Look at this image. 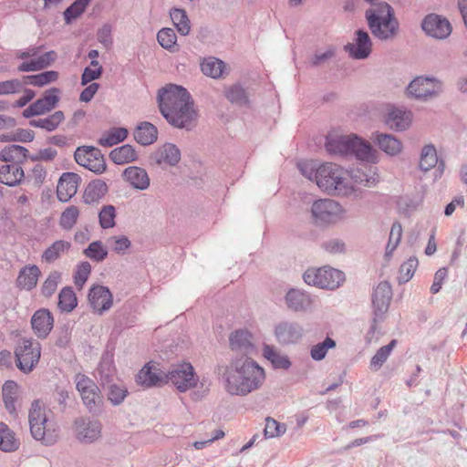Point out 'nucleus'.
<instances>
[{
  "instance_id": "nucleus-10",
  "label": "nucleus",
  "mask_w": 467,
  "mask_h": 467,
  "mask_svg": "<svg viewBox=\"0 0 467 467\" xmlns=\"http://www.w3.org/2000/svg\"><path fill=\"white\" fill-rule=\"evenodd\" d=\"M16 366L22 372L28 374L37 365L41 356V347L37 341L23 338L15 350Z\"/></svg>"
},
{
  "instance_id": "nucleus-5",
  "label": "nucleus",
  "mask_w": 467,
  "mask_h": 467,
  "mask_svg": "<svg viewBox=\"0 0 467 467\" xmlns=\"http://www.w3.org/2000/svg\"><path fill=\"white\" fill-rule=\"evenodd\" d=\"M317 185L331 195L350 196L355 188L349 180V175L340 166L327 162L317 168Z\"/></svg>"
},
{
  "instance_id": "nucleus-9",
  "label": "nucleus",
  "mask_w": 467,
  "mask_h": 467,
  "mask_svg": "<svg viewBox=\"0 0 467 467\" xmlns=\"http://www.w3.org/2000/svg\"><path fill=\"white\" fill-rule=\"evenodd\" d=\"M306 284L322 289L334 290L344 282L345 275L342 271L330 266L320 268H308L303 275Z\"/></svg>"
},
{
  "instance_id": "nucleus-21",
  "label": "nucleus",
  "mask_w": 467,
  "mask_h": 467,
  "mask_svg": "<svg viewBox=\"0 0 467 467\" xmlns=\"http://www.w3.org/2000/svg\"><path fill=\"white\" fill-rule=\"evenodd\" d=\"M345 50L354 59H365L372 51V41L367 31L358 29L356 31L355 43H348Z\"/></svg>"
},
{
  "instance_id": "nucleus-64",
  "label": "nucleus",
  "mask_w": 467,
  "mask_h": 467,
  "mask_svg": "<svg viewBox=\"0 0 467 467\" xmlns=\"http://www.w3.org/2000/svg\"><path fill=\"white\" fill-rule=\"evenodd\" d=\"M34 138H35V133L33 130L19 129L12 136L2 135L1 140H5V141L17 140V141H21V142H30L34 140Z\"/></svg>"
},
{
  "instance_id": "nucleus-58",
  "label": "nucleus",
  "mask_w": 467,
  "mask_h": 467,
  "mask_svg": "<svg viewBox=\"0 0 467 467\" xmlns=\"http://www.w3.org/2000/svg\"><path fill=\"white\" fill-rule=\"evenodd\" d=\"M60 279L61 274L59 272H51L42 285V295L50 297L56 292Z\"/></svg>"
},
{
  "instance_id": "nucleus-33",
  "label": "nucleus",
  "mask_w": 467,
  "mask_h": 467,
  "mask_svg": "<svg viewBox=\"0 0 467 467\" xmlns=\"http://www.w3.org/2000/svg\"><path fill=\"white\" fill-rule=\"evenodd\" d=\"M109 187L107 183L96 179L91 181L86 187L83 194V201L87 204L98 203L108 192Z\"/></svg>"
},
{
  "instance_id": "nucleus-47",
  "label": "nucleus",
  "mask_w": 467,
  "mask_h": 467,
  "mask_svg": "<svg viewBox=\"0 0 467 467\" xmlns=\"http://www.w3.org/2000/svg\"><path fill=\"white\" fill-rule=\"evenodd\" d=\"M127 136L128 130L125 128H113L99 140V143L104 147H112L123 141Z\"/></svg>"
},
{
  "instance_id": "nucleus-49",
  "label": "nucleus",
  "mask_w": 467,
  "mask_h": 467,
  "mask_svg": "<svg viewBox=\"0 0 467 467\" xmlns=\"http://www.w3.org/2000/svg\"><path fill=\"white\" fill-rule=\"evenodd\" d=\"M116 208L112 204L103 205L99 213V223L102 229L113 228L116 224Z\"/></svg>"
},
{
  "instance_id": "nucleus-28",
  "label": "nucleus",
  "mask_w": 467,
  "mask_h": 467,
  "mask_svg": "<svg viewBox=\"0 0 467 467\" xmlns=\"http://www.w3.org/2000/svg\"><path fill=\"white\" fill-rule=\"evenodd\" d=\"M151 160L158 165L175 166L181 160V150L172 143H165L151 155Z\"/></svg>"
},
{
  "instance_id": "nucleus-46",
  "label": "nucleus",
  "mask_w": 467,
  "mask_h": 467,
  "mask_svg": "<svg viewBox=\"0 0 467 467\" xmlns=\"http://www.w3.org/2000/svg\"><path fill=\"white\" fill-rule=\"evenodd\" d=\"M78 305L76 295L70 286L62 288L58 295V307L63 312H71Z\"/></svg>"
},
{
  "instance_id": "nucleus-40",
  "label": "nucleus",
  "mask_w": 467,
  "mask_h": 467,
  "mask_svg": "<svg viewBox=\"0 0 467 467\" xmlns=\"http://www.w3.org/2000/svg\"><path fill=\"white\" fill-rule=\"evenodd\" d=\"M109 158L114 163L122 165L136 161L138 155L131 145L125 144L112 150Z\"/></svg>"
},
{
  "instance_id": "nucleus-16",
  "label": "nucleus",
  "mask_w": 467,
  "mask_h": 467,
  "mask_svg": "<svg viewBox=\"0 0 467 467\" xmlns=\"http://www.w3.org/2000/svg\"><path fill=\"white\" fill-rule=\"evenodd\" d=\"M422 31L430 37L446 39L452 31L450 21L438 14H429L421 21Z\"/></svg>"
},
{
  "instance_id": "nucleus-62",
  "label": "nucleus",
  "mask_w": 467,
  "mask_h": 467,
  "mask_svg": "<svg viewBox=\"0 0 467 467\" xmlns=\"http://www.w3.org/2000/svg\"><path fill=\"white\" fill-rule=\"evenodd\" d=\"M321 247L330 254H344L346 252V244L339 238L328 239L322 243Z\"/></svg>"
},
{
  "instance_id": "nucleus-26",
  "label": "nucleus",
  "mask_w": 467,
  "mask_h": 467,
  "mask_svg": "<svg viewBox=\"0 0 467 467\" xmlns=\"http://www.w3.org/2000/svg\"><path fill=\"white\" fill-rule=\"evenodd\" d=\"M412 119V113L410 110H406L400 108H392L385 118L386 124L394 130L402 131L407 130Z\"/></svg>"
},
{
  "instance_id": "nucleus-27",
  "label": "nucleus",
  "mask_w": 467,
  "mask_h": 467,
  "mask_svg": "<svg viewBox=\"0 0 467 467\" xmlns=\"http://www.w3.org/2000/svg\"><path fill=\"white\" fill-rule=\"evenodd\" d=\"M373 140L383 152L391 157L399 155L403 150L402 142L392 134L375 132Z\"/></svg>"
},
{
  "instance_id": "nucleus-52",
  "label": "nucleus",
  "mask_w": 467,
  "mask_h": 467,
  "mask_svg": "<svg viewBox=\"0 0 467 467\" xmlns=\"http://www.w3.org/2000/svg\"><path fill=\"white\" fill-rule=\"evenodd\" d=\"M84 254L96 262H102L108 255V251L102 242L94 241L84 250Z\"/></svg>"
},
{
  "instance_id": "nucleus-1",
  "label": "nucleus",
  "mask_w": 467,
  "mask_h": 467,
  "mask_svg": "<svg viewBox=\"0 0 467 467\" xmlns=\"http://www.w3.org/2000/svg\"><path fill=\"white\" fill-rule=\"evenodd\" d=\"M215 372L230 395L246 396L265 379L264 368L252 358H235L229 365H218Z\"/></svg>"
},
{
  "instance_id": "nucleus-31",
  "label": "nucleus",
  "mask_w": 467,
  "mask_h": 467,
  "mask_svg": "<svg viewBox=\"0 0 467 467\" xmlns=\"http://www.w3.org/2000/svg\"><path fill=\"white\" fill-rule=\"evenodd\" d=\"M437 164L439 170L442 171L444 169V162L438 161V155L435 146L433 144H427L423 146L420 154L419 169L423 172H427L434 168Z\"/></svg>"
},
{
  "instance_id": "nucleus-56",
  "label": "nucleus",
  "mask_w": 467,
  "mask_h": 467,
  "mask_svg": "<svg viewBox=\"0 0 467 467\" xmlns=\"http://www.w3.org/2000/svg\"><path fill=\"white\" fill-rule=\"evenodd\" d=\"M418 266V260L415 257L409 258L405 263H403L400 267V275H399V283H407L410 281Z\"/></svg>"
},
{
  "instance_id": "nucleus-41",
  "label": "nucleus",
  "mask_w": 467,
  "mask_h": 467,
  "mask_svg": "<svg viewBox=\"0 0 467 467\" xmlns=\"http://www.w3.org/2000/svg\"><path fill=\"white\" fill-rule=\"evenodd\" d=\"M263 355L275 368L287 369L291 366L289 358L281 354L273 346L265 345L263 348Z\"/></svg>"
},
{
  "instance_id": "nucleus-2",
  "label": "nucleus",
  "mask_w": 467,
  "mask_h": 467,
  "mask_svg": "<svg viewBox=\"0 0 467 467\" xmlns=\"http://www.w3.org/2000/svg\"><path fill=\"white\" fill-rule=\"evenodd\" d=\"M160 111L173 127L191 130L196 124L197 112L189 91L178 85L170 84L158 92Z\"/></svg>"
},
{
  "instance_id": "nucleus-35",
  "label": "nucleus",
  "mask_w": 467,
  "mask_h": 467,
  "mask_svg": "<svg viewBox=\"0 0 467 467\" xmlns=\"http://www.w3.org/2000/svg\"><path fill=\"white\" fill-rule=\"evenodd\" d=\"M40 273V269L36 265L24 267L17 276V286L21 289L31 290L36 285Z\"/></svg>"
},
{
  "instance_id": "nucleus-61",
  "label": "nucleus",
  "mask_w": 467,
  "mask_h": 467,
  "mask_svg": "<svg viewBox=\"0 0 467 467\" xmlns=\"http://www.w3.org/2000/svg\"><path fill=\"white\" fill-rule=\"evenodd\" d=\"M285 426L284 424H280L278 421L272 418H267L265 420V436L267 438H275L278 437L285 432Z\"/></svg>"
},
{
  "instance_id": "nucleus-32",
  "label": "nucleus",
  "mask_w": 467,
  "mask_h": 467,
  "mask_svg": "<svg viewBox=\"0 0 467 467\" xmlns=\"http://www.w3.org/2000/svg\"><path fill=\"white\" fill-rule=\"evenodd\" d=\"M57 58L55 51H48L36 58L30 59L29 61H24L21 63L17 70L19 72H34L42 70L49 67Z\"/></svg>"
},
{
  "instance_id": "nucleus-24",
  "label": "nucleus",
  "mask_w": 467,
  "mask_h": 467,
  "mask_svg": "<svg viewBox=\"0 0 467 467\" xmlns=\"http://www.w3.org/2000/svg\"><path fill=\"white\" fill-rule=\"evenodd\" d=\"M31 325L35 334L40 338H45L53 328L54 318L47 309L42 308L35 312Z\"/></svg>"
},
{
  "instance_id": "nucleus-36",
  "label": "nucleus",
  "mask_w": 467,
  "mask_h": 467,
  "mask_svg": "<svg viewBox=\"0 0 467 467\" xmlns=\"http://www.w3.org/2000/svg\"><path fill=\"white\" fill-rule=\"evenodd\" d=\"M226 69V64L214 57L203 58L201 62L202 72L212 78L218 79L223 78Z\"/></svg>"
},
{
  "instance_id": "nucleus-7",
  "label": "nucleus",
  "mask_w": 467,
  "mask_h": 467,
  "mask_svg": "<svg viewBox=\"0 0 467 467\" xmlns=\"http://www.w3.org/2000/svg\"><path fill=\"white\" fill-rule=\"evenodd\" d=\"M443 92V80L429 75H420L414 78L406 88L407 97L421 102L435 99Z\"/></svg>"
},
{
  "instance_id": "nucleus-54",
  "label": "nucleus",
  "mask_w": 467,
  "mask_h": 467,
  "mask_svg": "<svg viewBox=\"0 0 467 467\" xmlns=\"http://www.w3.org/2000/svg\"><path fill=\"white\" fill-rule=\"evenodd\" d=\"M366 169L368 170V173L360 170L353 171L351 178L355 181V182L358 184L370 187L376 184L378 179L375 172H372L371 167Z\"/></svg>"
},
{
  "instance_id": "nucleus-8",
  "label": "nucleus",
  "mask_w": 467,
  "mask_h": 467,
  "mask_svg": "<svg viewBox=\"0 0 467 467\" xmlns=\"http://www.w3.org/2000/svg\"><path fill=\"white\" fill-rule=\"evenodd\" d=\"M311 219L315 225L325 227L335 224L344 219L345 210L332 199H319L311 206Z\"/></svg>"
},
{
  "instance_id": "nucleus-63",
  "label": "nucleus",
  "mask_w": 467,
  "mask_h": 467,
  "mask_svg": "<svg viewBox=\"0 0 467 467\" xmlns=\"http://www.w3.org/2000/svg\"><path fill=\"white\" fill-rule=\"evenodd\" d=\"M128 394V390L123 386L112 384L109 389V400L114 405L120 404Z\"/></svg>"
},
{
  "instance_id": "nucleus-20",
  "label": "nucleus",
  "mask_w": 467,
  "mask_h": 467,
  "mask_svg": "<svg viewBox=\"0 0 467 467\" xmlns=\"http://www.w3.org/2000/svg\"><path fill=\"white\" fill-rule=\"evenodd\" d=\"M88 299L93 311L102 315L108 311L113 304V296L109 289L103 285H93L89 289Z\"/></svg>"
},
{
  "instance_id": "nucleus-25",
  "label": "nucleus",
  "mask_w": 467,
  "mask_h": 467,
  "mask_svg": "<svg viewBox=\"0 0 467 467\" xmlns=\"http://www.w3.org/2000/svg\"><path fill=\"white\" fill-rule=\"evenodd\" d=\"M79 176L73 172H65L62 174L57 184V198L61 202H67L77 193L79 182Z\"/></svg>"
},
{
  "instance_id": "nucleus-60",
  "label": "nucleus",
  "mask_w": 467,
  "mask_h": 467,
  "mask_svg": "<svg viewBox=\"0 0 467 467\" xmlns=\"http://www.w3.org/2000/svg\"><path fill=\"white\" fill-rule=\"evenodd\" d=\"M23 91V83L18 78L0 81V96L17 94Z\"/></svg>"
},
{
  "instance_id": "nucleus-48",
  "label": "nucleus",
  "mask_w": 467,
  "mask_h": 467,
  "mask_svg": "<svg viewBox=\"0 0 467 467\" xmlns=\"http://www.w3.org/2000/svg\"><path fill=\"white\" fill-rule=\"evenodd\" d=\"M17 391V384L13 380L6 381L2 389V396L3 401L5 403V409L9 413H14L16 411V395Z\"/></svg>"
},
{
  "instance_id": "nucleus-29",
  "label": "nucleus",
  "mask_w": 467,
  "mask_h": 467,
  "mask_svg": "<svg viewBox=\"0 0 467 467\" xmlns=\"http://www.w3.org/2000/svg\"><path fill=\"white\" fill-rule=\"evenodd\" d=\"M123 179L130 184L134 189L144 191L150 186V180L146 170L130 166L123 171Z\"/></svg>"
},
{
  "instance_id": "nucleus-34",
  "label": "nucleus",
  "mask_w": 467,
  "mask_h": 467,
  "mask_svg": "<svg viewBox=\"0 0 467 467\" xmlns=\"http://www.w3.org/2000/svg\"><path fill=\"white\" fill-rule=\"evenodd\" d=\"M25 177L19 163H6L0 167V182L8 186H16Z\"/></svg>"
},
{
  "instance_id": "nucleus-19",
  "label": "nucleus",
  "mask_w": 467,
  "mask_h": 467,
  "mask_svg": "<svg viewBox=\"0 0 467 467\" xmlns=\"http://www.w3.org/2000/svg\"><path fill=\"white\" fill-rule=\"evenodd\" d=\"M136 382L144 388L162 386L165 384V371L161 369L160 364L150 361L138 372Z\"/></svg>"
},
{
  "instance_id": "nucleus-37",
  "label": "nucleus",
  "mask_w": 467,
  "mask_h": 467,
  "mask_svg": "<svg viewBox=\"0 0 467 467\" xmlns=\"http://www.w3.org/2000/svg\"><path fill=\"white\" fill-rule=\"evenodd\" d=\"M20 440L16 433L4 422H0V450L13 452L19 449Z\"/></svg>"
},
{
  "instance_id": "nucleus-12",
  "label": "nucleus",
  "mask_w": 467,
  "mask_h": 467,
  "mask_svg": "<svg viewBox=\"0 0 467 467\" xmlns=\"http://www.w3.org/2000/svg\"><path fill=\"white\" fill-rule=\"evenodd\" d=\"M391 296L392 290L390 285L388 282H380L375 288L372 295L374 317L369 329L370 333L375 332L377 322L382 320L384 315L387 313Z\"/></svg>"
},
{
  "instance_id": "nucleus-17",
  "label": "nucleus",
  "mask_w": 467,
  "mask_h": 467,
  "mask_svg": "<svg viewBox=\"0 0 467 467\" xmlns=\"http://www.w3.org/2000/svg\"><path fill=\"white\" fill-rule=\"evenodd\" d=\"M75 383L83 403L91 411L100 402V390L97 384L84 374L75 376Z\"/></svg>"
},
{
  "instance_id": "nucleus-22",
  "label": "nucleus",
  "mask_w": 467,
  "mask_h": 467,
  "mask_svg": "<svg viewBox=\"0 0 467 467\" xmlns=\"http://www.w3.org/2000/svg\"><path fill=\"white\" fill-rule=\"evenodd\" d=\"M284 299L286 308L295 313L307 312L313 303L309 294L297 288H290Z\"/></svg>"
},
{
  "instance_id": "nucleus-39",
  "label": "nucleus",
  "mask_w": 467,
  "mask_h": 467,
  "mask_svg": "<svg viewBox=\"0 0 467 467\" xmlns=\"http://www.w3.org/2000/svg\"><path fill=\"white\" fill-rule=\"evenodd\" d=\"M158 136L157 128L150 122H141L134 131V139L141 145H150L156 141Z\"/></svg>"
},
{
  "instance_id": "nucleus-38",
  "label": "nucleus",
  "mask_w": 467,
  "mask_h": 467,
  "mask_svg": "<svg viewBox=\"0 0 467 467\" xmlns=\"http://www.w3.org/2000/svg\"><path fill=\"white\" fill-rule=\"evenodd\" d=\"M64 120V112L57 110L46 118L29 120V125L51 132L56 130Z\"/></svg>"
},
{
  "instance_id": "nucleus-55",
  "label": "nucleus",
  "mask_w": 467,
  "mask_h": 467,
  "mask_svg": "<svg viewBox=\"0 0 467 467\" xmlns=\"http://www.w3.org/2000/svg\"><path fill=\"white\" fill-rule=\"evenodd\" d=\"M335 347V340L327 337L323 342L312 347L310 350L311 358L317 361L322 360L323 358H325L327 350Z\"/></svg>"
},
{
  "instance_id": "nucleus-44",
  "label": "nucleus",
  "mask_w": 467,
  "mask_h": 467,
  "mask_svg": "<svg viewBox=\"0 0 467 467\" xmlns=\"http://www.w3.org/2000/svg\"><path fill=\"white\" fill-rule=\"evenodd\" d=\"M70 247L71 244L67 241H56L44 251L42 259L47 263H52L67 252Z\"/></svg>"
},
{
  "instance_id": "nucleus-3",
  "label": "nucleus",
  "mask_w": 467,
  "mask_h": 467,
  "mask_svg": "<svg viewBox=\"0 0 467 467\" xmlns=\"http://www.w3.org/2000/svg\"><path fill=\"white\" fill-rule=\"evenodd\" d=\"M371 6L366 10L365 18L372 36L380 41H391L400 32V22L393 7L387 2L374 4L375 0H365Z\"/></svg>"
},
{
  "instance_id": "nucleus-50",
  "label": "nucleus",
  "mask_w": 467,
  "mask_h": 467,
  "mask_svg": "<svg viewBox=\"0 0 467 467\" xmlns=\"http://www.w3.org/2000/svg\"><path fill=\"white\" fill-rule=\"evenodd\" d=\"M397 344L396 339H392L388 345L381 347L370 360V367L377 370L387 360L391 351Z\"/></svg>"
},
{
  "instance_id": "nucleus-11",
  "label": "nucleus",
  "mask_w": 467,
  "mask_h": 467,
  "mask_svg": "<svg viewBox=\"0 0 467 467\" xmlns=\"http://www.w3.org/2000/svg\"><path fill=\"white\" fill-rule=\"evenodd\" d=\"M78 164L95 172L102 173L106 171V161L100 150L93 146L78 147L74 153Z\"/></svg>"
},
{
  "instance_id": "nucleus-18",
  "label": "nucleus",
  "mask_w": 467,
  "mask_h": 467,
  "mask_svg": "<svg viewBox=\"0 0 467 467\" xmlns=\"http://www.w3.org/2000/svg\"><path fill=\"white\" fill-rule=\"evenodd\" d=\"M77 439L82 443H92L101 436V424L90 418H78L74 422Z\"/></svg>"
},
{
  "instance_id": "nucleus-13",
  "label": "nucleus",
  "mask_w": 467,
  "mask_h": 467,
  "mask_svg": "<svg viewBox=\"0 0 467 467\" xmlns=\"http://www.w3.org/2000/svg\"><path fill=\"white\" fill-rule=\"evenodd\" d=\"M171 382L178 390L184 392L193 388L197 383L192 366L183 363L173 367L169 372H165V384Z\"/></svg>"
},
{
  "instance_id": "nucleus-45",
  "label": "nucleus",
  "mask_w": 467,
  "mask_h": 467,
  "mask_svg": "<svg viewBox=\"0 0 467 467\" xmlns=\"http://www.w3.org/2000/svg\"><path fill=\"white\" fill-rule=\"evenodd\" d=\"M158 43L164 49L170 52H176L179 50L177 45V36L172 28L163 27L157 33Z\"/></svg>"
},
{
  "instance_id": "nucleus-59",
  "label": "nucleus",
  "mask_w": 467,
  "mask_h": 467,
  "mask_svg": "<svg viewBox=\"0 0 467 467\" xmlns=\"http://www.w3.org/2000/svg\"><path fill=\"white\" fill-rule=\"evenodd\" d=\"M91 272V265L88 262L85 261L80 263L74 274V282L76 286L81 289L88 280Z\"/></svg>"
},
{
  "instance_id": "nucleus-4",
  "label": "nucleus",
  "mask_w": 467,
  "mask_h": 467,
  "mask_svg": "<svg viewBox=\"0 0 467 467\" xmlns=\"http://www.w3.org/2000/svg\"><path fill=\"white\" fill-rule=\"evenodd\" d=\"M326 150L332 155L355 156L358 160L369 163L378 161V152L371 144L354 134L329 135L327 138Z\"/></svg>"
},
{
  "instance_id": "nucleus-42",
  "label": "nucleus",
  "mask_w": 467,
  "mask_h": 467,
  "mask_svg": "<svg viewBox=\"0 0 467 467\" xmlns=\"http://www.w3.org/2000/svg\"><path fill=\"white\" fill-rule=\"evenodd\" d=\"M170 16L179 34L184 36L190 34L191 22L184 9L172 8Z\"/></svg>"
},
{
  "instance_id": "nucleus-43",
  "label": "nucleus",
  "mask_w": 467,
  "mask_h": 467,
  "mask_svg": "<svg viewBox=\"0 0 467 467\" xmlns=\"http://www.w3.org/2000/svg\"><path fill=\"white\" fill-rule=\"evenodd\" d=\"M28 150L20 145L12 144L0 151V160L6 163H19L26 157Z\"/></svg>"
},
{
  "instance_id": "nucleus-30",
  "label": "nucleus",
  "mask_w": 467,
  "mask_h": 467,
  "mask_svg": "<svg viewBox=\"0 0 467 467\" xmlns=\"http://www.w3.org/2000/svg\"><path fill=\"white\" fill-rule=\"evenodd\" d=\"M223 94L226 99L235 106L249 108L251 105V94L240 83L225 87Z\"/></svg>"
},
{
  "instance_id": "nucleus-6",
  "label": "nucleus",
  "mask_w": 467,
  "mask_h": 467,
  "mask_svg": "<svg viewBox=\"0 0 467 467\" xmlns=\"http://www.w3.org/2000/svg\"><path fill=\"white\" fill-rule=\"evenodd\" d=\"M29 428L32 437L45 445H53L59 437L57 424L48 418L46 409L39 400H34L28 412Z\"/></svg>"
},
{
  "instance_id": "nucleus-57",
  "label": "nucleus",
  "mask_w": 467,
  "mask_h": 467,
  "mask_svg": "<svg viewBox=\"0 0 467 467\" xmlns=\"http://www.w3.org/2000/svg\"><path fill=\"white\" fill-rule=\"evenodd\" d=\"M78 214V207L74 205L68 206L61 214L60 226L65 230L71 229L76 224Z\"/></svg>"
},
{
  "instance_id": "nucleus-23",
  "label": "nucleus",
  "mask_w": 467,
  "mask_h": 467,
  "mask_svg": "<svg viewBox=\"0 0 467 467\" xmlns=\"http://www.w3.org/2000/svg\"><path fill=\"white\" fill-rule=\"evenodd\" d=\"M230 347L235 353L243 355L242 358H252L256 352L252 342V335L246 330H237L230 336Z\"/></svg>"
},
{
  "instance_id": "nucleus-51",
  "label": "nucleus",
  "mask_w": 467,
  "mask_h": 467,
  "mask_svg": "<svg viewBox=\"0 0 467 467\" xmlns=\"http://www.w3.org/2000/svg\"><path fill=\"white\" fill-rule=\"evenodd\" d=\"M89 0H75L65 11L64 19L70 24L74 19L82 15L88 6Z\"/></svg>"
},
{
  "instance_id": "nucleus-14",
  "label": "nucleus",
  "mask_w": 467,
  "mask_h": 467,
  "mask_svg": "<svg viewBox=\"0 0 467 467\" xmlns=\"http://www.w3.org/2000/svg\"><path fill=\"white\" fill-rule=\"evenodd\" d=\"M303 327L296 321L281 320L275 325L274 335L282 346L298 343L304 336Z\"/></svg>"
},
{
  "instance_id": "nucleus-15",
  "label": "nucleus",
  "mask_w": 467,
  "mask_h": 467,
  "mask_svg": "<svg viewBox=\"0 0 467 467\" xmlns=\"http://www.w3.org/2000/svg\"><path fill=\"white\" fill-rule=\"evenodd\" d=\"M59 94L60 89L57 88H51L46 90L40 99H36L24 109L22 113L23 117L29 119L34 116H40L50 112L59 102Z\"/></svg>"
},
{
  "instance_id": "nucleus-53",
  "label": "nucleus",
  "mask_w": 467,
  "mask_h": 467,
  "mask_svg": "<svg viewBox=\"0 0 467 467\" xmlns=\"http://www.w3.org/2000/svg\"><path fill=\"white\" fill-rule=\"evenodd\" d=\"M402 236V227L399 222H395L390 229L389 242L386 247L385 256L390 257L393 251L399 245Z\"/></svg>"
}]
</instances>
